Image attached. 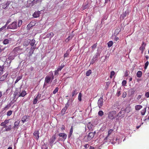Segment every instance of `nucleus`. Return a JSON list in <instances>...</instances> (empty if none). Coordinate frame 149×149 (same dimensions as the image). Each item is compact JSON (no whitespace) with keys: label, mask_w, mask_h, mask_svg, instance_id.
Wrapping results in <instances>:
<instances>
[{"label":"nucleus","mask_w":149,"mask_h":149,"mask_svg":"<svg viewBox=\"0 0 149 149\" xmlns=\"http://www.w3.org/2000/svg\"><path fill=\"white\" fill-rule=\"evenodd\" d=\"M113 42L111 41H109L107 43L108 46L109 47H111L113 45Z\"/></svg>","instance_id":"nucleus-33"},{"label":"nucleus","mask_w":149,"mask_h":149,"mask_svg":"<svg viewBox=\"0 0 149 149\" xmlns=\"http://www.w3.org/2000/svg\"><path fill=\"white\" fill-rule=\"evenodd\" d=\"M22 78V77L21 76H19L17 77V79L15 82V84L17 83Z\"/></svg>","instance_id":"nucleus-32"},{"label":"nucleus","mask_w":149,"mask_h":149,"mask_svg":"<svg viewBox=\"0 0 149 149\" xmlns=\"http://www.w3.org/2000/svg\"><path fill=\"white\" fill-rule=\"evenodd\" d=\"M65 66V65L63 63L61 64V66H59L58 68H59L61 69V70L62 68Z\"/></svg>","instance_id":"nucleus-47"},{"label":"nucleus","mask_w":149,"mask_h":149,"mask_svg":"<svg viewBox=\"0 0 149 149\" xmlns=\"http://www.w3.org/2000/svg\"><path fill=\"white\" fill-rule=\"evenodd\" d=\"M125 112L123 110V109H122L121 111L118 114V116L119 117H123L125 115Z\"/></svg>","instance_id":"nucleus-10"},{"label":"nucleus","mask_w":149,"mask_h":149,"mask_svg":"<svg viewBox=\"0 0 149 149\" xmlns=\"http://www.w3.org/2000/svg\"><path fill=\"white\" fill-rule=\"evenodd\" d=\"M20 46L15 47L12 52L11 54H15V56H17V54H19L22 52V49L20 48Z\"/></svg>","instance_id":"nucleus-1"},{"label":"nucleus","mask_w":149,"mask_h":149,"mask_svg":"<svg viewBox=\"0 0 149 149\" xmlns=\"http://www.w3.org/2000/svg\"><path fill=\"white\" fill-rule=\"evenodd\" d=\"M58 72L56 70L54 71V75L58 76Z\"/></svg>","instance_id":"nucleus-57"},{"label":"nucleus","mask_w":149,"mask_h":149,"mask_svg":"<svg viewBox=\"0 0 149 149\" xmlns=\"http://www.w3.org/2000/svg\"><path fill=\"white\" fill-rule=\"evenodd\" d=\"M10 3V2L9 1H7L6 3L3 5L2 8L3 9H6L8 7V6Z\"/></svg>","instance_id":"nucleus-19"},{"label":"nucleus","mask_w":149,"mask_h":149,"mask_svg":"<svg viewBox=\"0 0 149 149\" xmlns=\"http://www.w3.org/2000/svg\"><path fill=\"white\" fill-rule=\"evenodd\" d=\"M127 83V82L126 80H123L122 82V85L123 86H125L126 84Z\"/></svg>","instance_id":"nucleus-50"},{"label":"nucleus","mask_w":149,"mask_h":149,"mask_svg":"<svg viewBox=\"0 0 149 149\" xmlns=\"http://www.w3.org/2000/svg\"><path fill=\"white\" fill-rule=\"evenodd\" d=\"M145 96L147 98L149 97V92H147L145 93Z\"/></svg>","instance_id":"nucleus-55"},{"label":"nucleus","mask_w":149,"mask_h":149,"mask_svg":"<svg viewBox=\"0 0 149 149\" xmlns=\"http://www.w3.org/2000/svg\"><path fill=\"white\" fill-rule=\"evenodd\" d=\"M88 4H86V5H84L82 6V9L83 10H84L88 7Z\"/></svg>","instance_id":"nucleus-41"},{"label":"nucleus","mask_w":149,"mask_h":149,"mask_svg":"<svg viewBox=\"0 0 149 149\" xmlns=\"http://www.w3.org/2000/svg\"><path fill=\"white\" fill-rule=\"evenodd\" d=\"M149 64V62L148 61H147L145 63V65L144 68L145 69H146L147 67L148 66Z\"/></svg>","instance_id":"nucleus-49"},{"label":"nucleus","mask_w":149,"mask_h":149,"mask_svg":"<svg viewBox=\"0 0 149 149\" xmlns=\"http://www.w3.org/2000/svg\"><path fill=\"white\" fill-rule=\"evenodd\" d=\"M36 47V45L35 46H34L33 47H31V48L30 49L29 51V53L31 54L33 53L34 51V50L33 49L35 48V47Z\"/></svg>","instance_id":"nucleus-31"},{"label":"nucleus","mask_w":149,"mask_h":149,"mask_svg":"<svg viewBox=\"0 0 149 149\" xmlns=\"http://www.w3.org/2000/svg\"><path fill=\"white\" fill-rule=\"evenodd\" d=\"M127 94L126 92H124L123 93L122 97L123 98H125L126 97Z\"/></svg>","instance_id":"nucleus-52"},{"label":"nucleus","mask_w":149,"mask_h":149,"mask_svg":"<svg viewBox=\"0 0 149 149\" xmlns=\"http://www.w3.org/2000/svg\"><path fill=\"white\" fill-rule=\"evenodd\" d=\"M54 79V76L52 75V79L51 77L49 76H47L45 78V83L44 86H46L47 84L49 82H52V80Z\"/></svg>","instance_id":"nucleus-4"},{"label":"nucleus","mask_w":149,"mask_h":149,"mask_svg":"<svg viewBox=\"0 0 149 149\" xmlns=\"http://www.w3.org/2000/svg\"><path fill=\"white\" fill-rule=\"evenodd\" d=\"M115 74V72L113 71H112L111 72V75L110 76V77L111 78H112L113 76Z\"/></svg>","instance_id":"nucleus-46"},{"label":"nucleus","mask_w":149,"mask_h":149,"mask_svg":"<svg viewBox=\"0 0 149 149\" xmlns=\"http://www.w3.org/2000/svg\"><path fill=\"white\" fill-rule=\"evenodd\" d=\"M129 10H127L125 12H124L121 15L123 19H124L127 15L129 14Z\"/></svg>","instance_id":"nucleus-13"},{"label":"nucleus","mask_w":149,"mask_h":149,"mask_svg":"<svg viewBox=\"0 0 149 149\" xmlns=\"http://www.w3.org/2000/svg\"><path fill=\"white\" fill-rule=\"evenodd\" d=\"M98 114L99 116H102L104 114V113L102 111L100 110L98 112Z\"/></svg>","instance_id":"nucleus-37"},{"label":"nucleus","mask_w":149,"mask_h":149,"mask_svg":"<svg viewBox=\"0 0 149 149\" xmlns=\"http://www.w3.org/2000/svg\"><path fill=\"white\" fill-rule=\"evenodd\" d=\"M27 119V117L26 116H24L22 118V121L23 123L26 121V120Z\"/></svg>","instance_id":"nucleus-35"},{"label":"nucleus","mask_w":149,"mask_h":149,"mask_svg":"<svg viewBox=\"0 0 149 149\" xmlns=\"http://www.w3.org/2000/svg\"><path fill=\"white\" fill-rule=\"evenodd\" d=\"M73 36H69L66 39L65 41H68L70 39H72V38L73 37Z\"/></svg>","instance_id":"nucleus-43"},{"label":"nucleus","mask_w":149,"mask_h":149,"mask_svg":"<svg viewBox=\"0 0 149 149\" xmlns=\"http://www.w3.org/2000/svg\"><path fill=\"white\" fill-rule=\"evenodd\" d=\"M56 70L58 72L59 71H61V69L59 68L58 67V68Z\"/></svg>","instance_id":"nucleus-62"},{"label":"nucleus","mask_w":149,"mask_h":149,"mask_svg":"<svg viewBox=\"0 0 149 149\" xmlns=\"http://www.w3.org/2000/svg\"><path fill=\"white\" fill-rule=\"evenodd\" d=\"M10 127H6V131H10L11 130V125H10Z\"/></svg>","instance_id":"nucleus-53"},{"label":"nucleus","mask_w":149,"mask_h":149,"mask_svg":"<svg viewBox=\"0 0 149 149\" xmlns=\"http://www.w3.org/2000/svg\"><path fill=\"white\" fill-rule=\"evenodd\" d=\"M41 96V94L39 93L36 97L34 99L33 103L34 104H36L38 100L40 99Z\"/></svg>","instance_id":"nucleus-7"},{"label":"nucleus","mask_w":149,"mask_h":149,"mask_svg":"<svg viewBox=\"0 0 149 149\" xmlns=\"http://www.w3.org/2000/svg\"><path fill=\"white\" fill-rule=\"evenodd\" d=\"M77 91L76 89L72 91V97H73L74 96L76 95L77 94Z\"/></svg>","instance_id":"nucleus-22"},{"label":"nucleus","mask_w":149,"mask_h":149,"mask_svg":"<svg viewBox=\"0 0 149 149\" xmlns=\"http://www.w3.org/2000/svg\"><path fill=\"white\" fill-rule=\"evenodd\" d=\"M58 135L59 136L62 137V140L63 141L65 140L67 137V134L64 133H59Z\"/></svg>","instance_id":"nucleus-9"},{"label":"nucleus","mask_w":149,"mask_h":149,"mask_svg":"<svg viewBox=\"0 0 149 149\" xmlns=\"http://www.w3.org/2000/svg\"><path fill=\"white\" fill-rule=\"evenodd\" d=\"M17 23L16 22H14L7 27V29H17Z\"/></svg>","instance_id":"nucleus-2"},{"label":"nucleus","mask_w":149,"mask_h":149,"mask_svg":"<svg viewBox=\"0 0 149 149\" xmlns=\"http://www.w3.org/2000/svg\"><path fill=\"white\" fill-rule=\"evenodd\" d=\"M104 101L103 97H101L98 100L97 104L99 108H101L103 104Z\"/></svg>","instance_id":"nucleus-5"},{"label":"nucleus","mask_w":149,"mask_h":149,"mask_svg":"<svg viewBox=\"0 0 149 149\" xmlns=\"http://www.w3.org/2000/svg\"><path fill=\"white\" fill-rule=\"evenodd\" d=\"M11 40L12 39L11 38H9L8 39H5L3 41V43L4 45L7 44H8L10 42Z\"/></svg>","instance_id":"nucleus-11"},{"label":"nucleus","mask_w":149,"mask_h":149,"mask_svg":"<svg viewBox=\"0 0 149 149\" xmlns=\"http://www.w3.org/2000/svg\"><path fill=\"white\" fill-rule=\"evenodd\" d=\"M1 125L2 126H3V128H6L7 127V126L6 125V124H5L3 122H2L1 123Z\"/></svg>","instance_id":"nucleus-51"},{"label":"nucleus","mask_w":149,"mask_h":149,"mask_svg":"<svg viewBox=\"0 0 149 149\" xmlns=\"http://www.w3.org/2000/svg\"><path fill=\"white\" fill-rule=\"evenodd\" d=\"M40 13L39 12H35L33 14V16L34 17H37L39 16Z\"/></svg>","instance_id":"nucleus-27"},{"label":"nucleus","mask_w":149,"mask_h":149,"mask_svg":"<svg viewBox=\"0 0 149 149\" xmlns=\"http://www.w3.org/2000/svg\"><path fill=\"white\" fill-rule=\"evenodd\" d=\"M114 39L116 41H117L118 40L119 38L118 37H116Z\"/></svg>","instance_id":"nucleus-64"},{"label":"nucleus","mask_w":149,"mask_h":149,"mask_svg":"<svg viewBox=\"0 0 149 149\" xmlns=\"http://www.w3.org/2000/svg\"><path fill=\"white\" fill-rule=\"evenodd\" d=\"M93 125L92 124H91V123H89L87 125V127L89 129H91Z\"/></svg>","instance_id":"nucleus-45"},{"label":"nucleus","mask_w":149,"mask_h":149,"mask_svg":"<svg viewBox=\"0 0 149 149\" xmlns=\"http://www.w3.org/2000/svg\"><path fill=\"white\" fill-rule=\"evenodd\" d=\"M22 20L19 19L18 22V27H20L22 25Z\"/></svg>","instance_id":"nucleus-34"},{"label":"nucleus","mask_w":149,"mask_h":149,"mask_svg":"<svg viewBox=\"0 0 149 149\" xmlns=\"http://www.w3.org/2000/svg\"><path fill=\"white\" fill-rule=\"evenodd\" d=\"M54 36V34L53 33L51 32L49 33H48L47 35V38H51L52 37Z\"/></svg>","instance_id":"nucleus-26"},{"label":"nucleus","mask_w":149,"mask_h":149,"mask_svg":"<svg viewBox=\"0 0 149 149\" xmlns=\"http://www.w3.org/2000/svg\"><path fill=\"white\" fill-rule=\"evenodd\" d=\"M96 46L97 44L96 43L93 45L92 46V47L93 49H95L96 47Z\"/></svg>","instance_id":"nucleus-56"},{"label":"nucleus","mask_w":149,"mask_h":149,"mask_svg":"<svg viewBox=\"0 0 149 149\" xmlns=\"http://www.w3.org/2000/svg\"><path fill=\"white\" fill-rule=\"evenodd\" d=\"M30 42V40L29 39H26L24 41L23 45L24 46L26 47L28 45Z\"/></svg>","instance_id":"nucleus-12"},{"label":"nucleus","mask_w":149,"mask_h":149,"mask_svg":"<svg viewBox=\"0 0 149 149\" xmlns=\"http://www.w3.org/2000/svg\"><path fill=\"white\" fill-rule=\"evenodd\" d=\"M26 94V92L24 90H23L22 91L21 93L19 95L18 97H24Z\"/></svg>","instance_id":"nucleus-17"},{"label":"nucleus","mask_w":149,"mask_h":149,"mask_svg":"<svg viewBox=\"0 0 149 149\" xmlns=\"http://www.w3.org/2000/svg\"><path fill=\"white\" fill-rule=\"evenodd\" d=\"M65 127L64 126V125H62L61 128V130H62L63 131V130H65Z\"/></svg>","instance_id":"nucleus-59"},{"label":"nucleus","mask_w":149,"mask_h":149,"mask_svg":"<svg viewBox=\"0 0 149 149\" xmlns=\"http://www.w3.org/2000/svg\"><path fill=\"white\" fill-rule=\"evenodd\" d=\"M39 132L38 131L36 130L34 132L33 135L36 137V139L38 140L39 138Z\"/></svg>","instance_id":"nucleus-14"},{"label":"nucleus","mask_w":149,"mask_h":149,"mask_svg":"<svg viewBox=\"0 0 149 149\" xmlns=\"http://www.w3.org/2000/svg\"><path fill=\"white\" fill-rule=\"evenodd\" d=\"M19 121L18 120L15 122L14 123V127L15 128V127H17L19 125Z\"/></svg>","instance_id":"nucleus-30"},{"label":"nucleus","mask_w":149,"mask_h":149,"mask_svg":"<svg viewBox=\"0 0 149 149\" xmlns=\"http://www.w3.org/2000/svg\"><path fill=\"white\" fill-rule=\"evenodd\" d=\"M91 73V70H89L87 71L86 72V76H89Z\"/></svg>","instance_id":"nucleus-36"},{"label":"nucleus","mask_w":149,"mask_h":149,"mask_svg":"<svg viewBox=\"0 0 149 149\" xmlns=\"http://www.w3.org/2000/svg\"><path fill=\"white\" fill-rule=\"evenodd\" d=\"M141 95H138L137 97V99H140L141 98Z\"/></svg>","instance_id":"nucleus-61"},{"label":"nucleus","mask_w":149,"mask_h":149,"mask_svg":"<svg viewBox=\"0 0 149 149\" xmlns=\"http://www.w3.org/2000/svg\"><path fill=\"white\" fill-rule=\"evenodd\" d=\"M56 70L58 72L59 71H61V69L59 68L58 67V68Z\"/></svg>","instance_id":"nucleus-63"},{"label":"nucleus","mask_w":149,"mask_h":149,"mask_svg":"<svg viewBox=\"0 0 149 149\" xmlns=\"http://www.w3.org/2000/svg\"><path fill=\"white\" fill-rule=\"evenodd\" d=\"M142 75V72L140 71H139L136 73V75L137 77H141Z\"/></svg>","instance_id":"nucleus-25"},{"label":"nucleus","mask_w":149,"mask_h":149,"mask_svg":"<svg viewBox=\"0 0 149 149\" xmlns=\"http://www.w3.org/2000/svg\"><path fill=\"white\" fill-rule=\"evenodd\" d=\"M145 44L144 42H143L141 46L139 48V49L141 51L142 53H143V51L145 49Z\"/></svg>","instance_id":"nucleus-15"},{"label":"nucleus","mask_w":149,"mask_h":149,"mask_svg":"<svg viewBox=\"0 0 149 149\" xmlns=\"http://www.w3.org/2000/svg\"><path fill=\"white\" fill-rule=\"evenodd\" d=\"M69 54V52L68 51H67L64 54V57H67Z\"/></svg>","instance_id":"nucleus-39"},{"label":"nucleus","mask_w":149,"mask_h":149,"mask_svg":"<svg viewBox=\"0 0 149 149\" xmlns=\"http://www.w3.org/2000/svg\"><path fill=\"white\" fill-rule=\"evenodd\" d=\"M123 110H124V111L125 112H125H127V113H129L131 110V107H130L129 105L128 106H127L126 108L124 109H123Z\"/></svg>","instance_id":"nucleus-16"},{"label":"nucleus","mask_w":149,"mask_h":149,"mask_svg":"<svg viewBox=\"0 0 149 149\" xmlns=\"http://www.w3.org/2000/svg\"><path fill=\"white\" fill-rule=\"evenodd\" d=\"M56 137L55 134L53 135L51 138L50 139L49 143L50 146H52L53 145L54 142L55 140L56 139Z\"/></svg>","instance_id":"nucleus-8"},{"label":"nucleus","mask_w":149,"mask_h":149,"mask_svg":"<svg viewBox=\"0 0 149 149\" xmlns=\"http://www.w3.org/2000/svg\"><path fill=\"white\" fill-rule=\"evenodd\" d=\"M81 93H79L78 95V99L80 101H81Z\"/></svg>","instance_id":"nucleus-38"},{"label":"nucleus","mask_w":149,"mask_h":149,"mask_svg":"<svg viewBox=\"0 0 149 149\" xmlns=\"http://www.w3.org/2000/svg\"><path fill=\"white\" fill-rule=\"evenodd\" d=\"M67 108L68 107H67V104H66L65 107L61 111V113L62 115H63L65 113V111L67 109Z\"/></svg>","instance_id":"nucleus-20"},{"label":"nucleus","mask_w":149,"mask_h":149,"mask_svg":"<svg viewBox=\"0 0 149 149\" xmlns=\"http://www.w3.org/2000/svg\"><path fill=\"white\" fill-rule=\"evenodd\" d=\"M95 133V131L89 133L87 136L88 140L89 141L91 140L94 137V135Z\"/></svg>","instance_id":"nucleus-6"},{"label":"nucleus","mask_w":149,"mask_h":149,"mask_svg":"<svg viewBox=\"0 0 149 149\" xmlns=\"http://www.w3.org/2000/svg\"><path fill=\"white\" fill-rule=\"evenodd\" d=\"M59 88L58 87H56L53 91V93L55 94L58 91Z\"/></svg>","instance_id":"nucleus-42"},{"label":"nucleus","mask_w":149,"mask_h":149,"mask_svg":"<svg viewBox=\"0 0 149 149\" xmlns=\"http://www.w3.org/2000/svg\"><path fill=\"white\" fill-rule=\"evenodd\" d=\"M73 127H72L70 130V132L69 133L72 134L73 132Z\"/></svg>","instance_id":"nucleus-58"},{"label":"nucleus","mask_w":149,"mask_h":149,"mask_svg":"<svg viewBox=\"0 0 149 149\" xmlns=\"http://www.w3.org/2000/svg\"><path fill=\"white\" fill-rule=\"evenodd\" d=\"M146 107H145L141 111V113L142 115H144L146 111Z\"/></svg>","instance_id":"nucleus-29"},{"label":"nucleus","mask_w":149,"mask_h":149,"mask_svg":"<svg viewBox=\"0 0 149 149\" xmlns=\"http://www.w3.org/2000/svg\"><path fill=\"white\" fill-rule=\"evenodd\" d=\"M47 146L45 143H44V144L42 145L41 147L42 149H47Z\"/></svg>","instance_id":"nucleus-40"},{"label":"nucleus","mask_w":149,"mask_h":149,"mask_svg":"<svg viewBox=\"0 0 149 149\" xmlns=\"http://www.w3.org/2000/svg\"><path fill=\"white\" fill-rule=\"evenodd\" d=\"M142 108V106L141 105H136L135 106V109L136 110H139Z\"/></svg>","instance_id":"nucleus-24"},{"label":"nucleus","mask_w":149,"mask_h":149,"mask_svg":"<svg viewBox=\"0 0 149 149\" xmlns=\"http://www.w3.org/2000/svg\"><path fill=\"white\" fill-rule=\"evenodd\" d=\"M120 94L121 91H120V89L118 90V89L116 95L117 96L119 97L120 95Z\"/></svg>","instance_id":"nucleus-44"},{"label":"nucleus","mask_w":149,"mask_h":149,"mask_svg":"<svg viewBox=\"0 0 149 149\" xmlns=\"http://www.w3.org/2000/svg\"><path fill=\"white\" fill-rule=\"evenodd\" d=\"M35 42L36 41L34 39H32L31 40H30V42H29V43L31 46V47H33V46H34V44L35 43Z\"/></svg>","instance_id":"nucleus-21"},{"label":"nucleus","mask_w":149,"mask_h":149,"mask_svg":"<svg viewBox=\"0 0 149 149\" xmlns=\"http://www.w3.org/2000/svg\"><path fill=\"white\" fill-rule=\"evenodd\" d=\"M33 70L34 68L32 66L29 69V70H30L31 71H32Z\"/></svg>","instance_id":"nucleus-60"},{"label":"nucleus","mask_w":149,"mask_h":149,"mask_svg":"<svg viewBox=\"0 0 149 149\" xmlns=\"http://www.w3.org/2000/svg\"><path fill=\"white\" fill-rule=\"evenodd\" d=\"M113 131V130L112 129H110L109 130L108 132V134L107 136L105 138V139H107V137L109 136V135L110 134H111V133Z\"/></svg>","instance_id":"nucleus-28"},{"label":"nucleus","mask_w":149,"mask_h":149,"mask_svg":"<svg viewBox=\"0 0 149 149\" xmlns=\"http://www.w3.org/2000/svg\"><path fill=\"white\" fill-rule=\"evenodd\" d=\"M16 56H15V54H13V55H10L8 57V59H9V60H10V63L11 62V60H13Z\"/></svg>","instance_id":"nucleus-23"},{"label":"nucleus","mask_w":149,"mask_h":149,"mask_svg":"<svg viewBox=\"0 0 149 149\" xmlns=\"http://www.w3.org/2000/svg\"><path fill=\"white\" fill-rule=\"evenodd\" d=\"M10 120V119L8 120H6L4 121L3 122V123L5 124L6 125L7 124L9 123V120Z\"/></svg>","instance_id":"nucleus-54"},{"label":"nucleus","mask_w":149,"mask_h":149,"mask_svg":"<svg viewBox=\"0 0 149 149\" xmlns=\"http://www.w3.org/2000/svg\"><path fill=\"white\" fill-rule=\"evenodd\" d=\"M12 111L11 110H10V111H8L7 112V115L8 116H9L12 114Z\"/></svg>","instance_id":"nucleus-48"},{"label":"nucleus","mask_w":149,"mask_h":149,"mask_svg":"<svg viewBox=\"0 0 149 149\" xmlns=\"http://www.w3.org/2000/svg\"><path fill=\"white\" fill-rule=\"evenodd\" d=\"M116 112L113 111L110 112L108 114V118L111 120L114 119L116 118Z\"/></svg>","instance_id":"nucleus-3"},{"label":"nucleus","mask_w":149,"mask_h":149,"mask_svg":"<svg viewBox=\"0 0 149 149\" xmlns=\"http://www.w3.org/2000/svg\"><path fill=\"white\" fill-rule=\"evenodd\" d=\"M8 74L7 73L5 74L4 75L2 76L0 78V81H4L5 79L6 78Z\"/></svg>","instance_id":"nucleus-18"}]
</instances>
